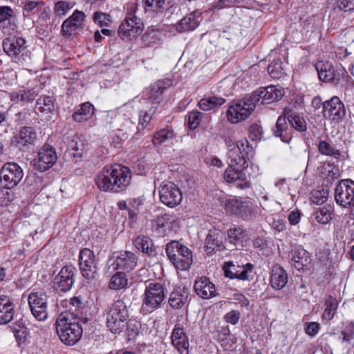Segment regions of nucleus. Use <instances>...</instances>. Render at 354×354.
I'll use <instances>...</instances> for the list:
<instances>
[{"instance_id":"nucleus-1","label":"nucleus","mask_w":354,"mask_h":354,"mask_svg":"<svg viewBox=\"0 0 354 354\" xmlns=\"http://www.w3.org/2000/svg\"><path fill=\"white\" fill-rule=\"evenodd\" d=\"M131 177L132 172L129 167L115 164L104 167L96 175L95 181L100 190L119 194L127 190Z\"/></svg>"},{"instance_id":"nucleus-2","label":"nucleus","mask_w":354,"mask_h":354,"mask_svg":"<svg viewBox=\"0 0 354 354\" xmlns=\"http://www.w3.org/2000/svg\"><path fill=\"white\" fill-rule=\"evenodd\" d=\"M228 167L225 171L223 178L227 183H236V187L245 189L250 187L244 170L248 167V157L235 152L227 154Z\"/></svg>"},{"instance_id":"nucleus-3","label":"nucleus","mask_w":354,"mask_h":354,"mask_svg":"<svg viewBox=\"0 0 354 354\" xmlns=\"http://www.w3.org/2000/svg\"><path fill=\"white\" fill-rule=\"evenodd\" d=\"M72 317V314H67L56 321V330L60 340L69 346L75 344L82 337L83 332L77 318Z\"/></svg>"},{"instance_id":"nucleus-4","label":"nucleus","mask_w":354,"mask_h":354,"mask_svg":"<svg viewBox=\"0 0 354 354\" xmlns=\"http://www.w3.org/2000/svg\"><path fill=\"white\" fill-rule=\"evenodd\" d=\"M129 317L126 303L121 299L115 301L109 308L106 314V326L115 334L120 333L125 327V322Z\"/></svg>"},{"instance_id":"nucleus-5","label":"nucleus","mask_w":354,"mask_h":354,"mask_svg":"<svg viewBox=\"0 0 354 354\" xmlns=\"http://www.w3.org/2000/svg\"><path fill=\"white\" fill-rule=\"evenodd\" d=\"M166 253L176 269L187 270L192 264V252L178 241H171L166 245Z\"/></svg>"},{"instance_id":"nucleus-6","label":"nucleus","mask_w":354,"mask_h":354,"mask_svg":"<svg viewBox=\"0 0 354 354\" xmlns=\"http://www.w3.org/2000/svg\"><path fill=\"white\" fill-rule=\"evenodd\" d=\"M254 97L255 98V95H250L241 100L232 101L227 111L228 121L234 124L247 119L257 104Z\"/></svg>"},{"instance_id":"nucleus-7","label":"nucleus","mask_w":354,"mask_h":354,"mask_svg":"<svg viewBox=\"0 0 354 354\" xmlns=\"http://www.w3.org/2000/svg\"><path fill=\"white\" fill-rule=\"evenodd\" d=\"M3 51L17 64H23L30 57L26 40L21 37L5 38L3 41Z\"/></svg>"},{"instance_id":"nucleus-8","label":"nucleus","mask_w":354,"mask_h":354,"mask_svg":"<svg viewBox=\"0 0 354 354\" xmlns=\"http://www.w3.org/2000/svg\"><path fill=\"white\" fill-rule=\"evenodd\" d=\"M165 298V286L158 282H151L146 286L143 295L142 308L152 312L161 306Z\"/></svg>"},{"instance_id":"nucleus-9","label":"nucleus","mask_w":354,"mask_h":354,"mask_svg":"<svg viewBox=\"0 0 354 354\" xmlns=\"http://www.w3.org/2000/svg\"><path fill=\"white\" fill-rule=\"evenodd\" d=\"M224 208L227 213L244 221L254 216L252 203L246 199L234 197L225 200Z\"/></svg>"},{"instance_id":"nucleus-10","label":"nucleus","mask_w":354,"mask_h":354,"mask_svg":"<svg viewBox=\"0 0 354 354\" xmlns=\"http://www.w3.org/2000/svg\"><path fill=\"white\" fill-rule=\"evenodd\" d=\"M136 6L134 3L128 7V11L124 21L120 25L118 34L123 39L136 37L144 27L142 21L136 16Z\"/></svg>"},{"instance_id":"nucleus-11","label":"nucleus","mask_w":354,"mask_h":354,"mask_svg":"<svg viewBox=\"0 0 354 354\" xmlns=\"http://www.w3.org/2000/svg\"><path fill=\"white\" fill-rule=\"evenodd\" d=\"M335 200L344 208L354 209V180L350 178L339 180L335 188Z\"/></svg>"},{"instance_id":"nucleus-12","label":"nucleus","mask_w":354,"mask_h":354,"mask_svg":"<svg viewBox=\"0 0 354 354\" xmlns=\"http://www.w3.org/2000/svg\"><path fill=\"white\" fill-rule=\"evenodd\" d=\"M78 265L84 278L88 281L95 279L98 272V266L93 250L86 248L80 250Z\"/></svg>"},{"instance_id":"nucleus-13","label":"nucleus","mask_w":354,"mask_h":354,"mask_svg":"<svg viewBox=\"0 0 354 354\" xmlns=\"http://www.w3.org/2000/svg\"><path fill=\"white\" fill-rule=\"evenodd\" d=\"M77 268L72 264L63 266L53 280V288L57 292H66L75 282Z\"/></svg>"},{"instance_id":"nucleus-14","label":"nucleus","mask_w":354,"mask_h":354,"mask_svg":"<svg viewBox=\"0 0 354 354\" xmlns=\"http://www.w3.org/2000/svg\"><path fill=\"white\" fill-rule=\"evenodd\" d=\"M138 257L131 251H121L111 258L108 262L109 269L113 271L121 270L129 272L133 270L137 266Z\"/></svg>"},{"instance_id":"nucleus-15","label":"nucleus","mask_w":354,"mask_h":354,"mask_svg":"<svg viewBox=\"0 0 354 354\" xmlns=\"http://www.w3.org/2000/svg\"><path fill=\"white\" fill-rule=\"evenodd\" d=\"M159 198L160 201L169 207H175L182 200L180 189L172 182H166L159 187Z\"/></svg>"},{"instance_id":"nucleus-16","label":"nucleus","mask_w":354,"mask_h":354,"mask_svg":"<svg viewBox=\"0 0 354 354\" xmlns=\"http://www.w3.org/2000/svg\"><path fill=\"white\" fill-rule=\"evenodd\" d=\"M23 176L22 169L15 162L6 163L0 171L1 180L8 189L17 186Z\"/></svg>"},{"instance_id":"nucleus-17","label":"nucleus","mask_w":354,"mask_h":354,"mask_svg":"<svg viewBox=\"0 0 354 354\" xmlns=\"http://www.w3.org/2000/svg\"><path fill=\"white\" fill-rule=\"evenodd\" d=\"M57 160L54 147L48 144L44 145L38 151L37 158L34 160L35 168L45 171L52 167Z\"/></svg>"},{"instance_id":"nucleus-18","label":"nucleus","mask_w":354,"mask_h":354,"mask_svg":"<svg viewBox=\"0 0 354 354\" xmlns=\"http://www.w3.org/2000/svg\"><path fill=\"white\" fill-rule=\"evenodd\" d=\"M102 120L106 124H112V127L125 133L132 131L134 124L124 115H118L115 111H104Z\"/></svg>"},{"instance_id":"nucleus-19","label":"nucleus","mask_w":354,"mask_h":354,"mask_svg":"<svg viewBox=\"0 0 354 354\" xmlns=\"http://www.w3.org/2000/svg\"><path fill=\"white\" fill-rule=\"evenodd\" d=\"M37 139V133L32 127H24L13 136L12 143L22 151L29 150Z\"/></svg>"},{"instance_id":"nucleus-20","label":"nucleus","mask_w":354,"mask_h":354,"mask_svg":"<svg viewBox=\"0 0 354 354\" xmlns=\"http://www.w3.org/2000/svg\"><path fill=\"white\" fill-rule=\"evenodd\" d=\"M323 111L324 117L336 123L341 122L346 115L344 104L337 96L323 103Z\"/></svg>"},{"instance_id":"nucleus-21","label":"nucleus","mask_w":354,"mask_h":354,"mask_svg":"<svg viewBox=\"0 0 354 354\" xmlns=\"http://www.w3.org/2000/svg\"><path fill=\"white\" fill-rule=\"evenodd\" d=\"M63 141L68 156L75 158L76 162L81 160L86 152L84 140L81 136L78 134L64 136Z\"/></svg>"},{"instance_id":"nucleus-22","label":"nucleus","mask_w":354,"mask_h":354,"mask_svg":"<svg viewBox=\"0 0 354 354\" xmlns=\"http://www.w3.org/2000/svg\"><path fill=\"white\" fill-rule=\"evenodd\" d=\"M172 85L170 79H163L156 82L151 86L147 99H145V103L152 104V109H157L158 105L162 100V93L165 89Z\"/></svg>"},{"instance_id":"nucleus-23","label":"nucleus","mask_w":354,"mask_h":354,"mask_svg":"<svg viewBox=\"0 0 354 354\" xmlns=\"http://www.w3.org/2000/svg\"><path fill=\"white\" fill-rule=\"evenodd\" d=\"M252 95H255V102L263 104H270L279 100L283 95V91L275 86L262 87L253 92Z\"/></svg>"},{"instance_id":"nucleus-24","label":"nucleus","mask_w":354,"mask_h":354,"mask_svg":"<svg viewBox=\"0 0 354 354\" xmlns=\"http://www.w3.org/2000/svg\"><path fill=\"white\" fill-rule=\"evenodd\" d=\"M190 301V290L185 286L176 287L169 295L168 304L174 310L187 306Z\"/></svg>"},{"instance_id":"nucleus-25","label":"nucleus","mask_w":354,"mask_h":354,"mask_svg":"<svg viewBox=\"0 0 354 354\" xmlns=\"http://www.w3.org/2000/svg\"><path fill=\"white\" fill-rule=\"evenodd\" d=\"M253 268L254 266L250 263L239 266L233 262H226L223 266L225 277L240 280H249Z\"/></svg>"},{"instance_id":"nucleus-26","label":"nucleus","mask_w":354,"mask_h":354,"mask_svg":"<svg viewBox=\"0 0 354 354\" xmlns=\"http://www.w3.org/2000/svg\"><path fill=\"white\" fill-rule=\"evenodd\" d=\"M85 14L76 10L62 25V32L64 37H71L75 31L83 28Z\"/></svg>"},{"instance_id":"nucleus-27","label":"nucleus","mask_w":354,"mask_h":354,"mask_svg":"<svg viewBox=\"0 0 354 354\" xmlns=\"http://www.w3.org/2000/svg\"><path fill=\"white\" fill-rule=\"evenodd\" d=\"M194 288L196 295L205 299L212 298L218 295L214 284L206 277L198 278L195 281Z\"/></svg>"},{"instance_id":"nucleus-28","label":"nucleus","mask_w":354,"mask_h":354,"mask_svg":"<svg viewBox=\"0 0 354 354\" xmlns=\"http://www.w3.org/2000/svg\"><path fill=\"white\" fill-rule=\"evenodd\" d=\"M171 343L180 354H189V341L183 327L176 324L171 333Z\"/></svg>"},{"instance_id":"nucleus-29","label":"nucleus","mask_w":354,"mask_h":354,"mask_svg":"<svg viewBox=\"0 0 354 354\" xmlns=\"http://www.w3.org/2000/svg\"><path fill=\"white\" fill-rule=\"evenodd\" d=\"M15 304L10 298L6 295L0 296V324L10 322L15 317Z\"/></svg>"},{"instance_id":"nucleus-30","label":"nucleus","mask_w":354,"mask_h":354,"mask_svg":"<svg viewBox=\"0 0 354 354\" xmlns=\"http://www.w3.org/2000/svg\"><path fill=\"white\" fill-rule=\"evenodd\" d=\"M201 12L195 10L182 19L176 26L179 32H185L196 29L202 21Z\"/></svg>"},{"instance_id":"nucleus-31","label":"nucleus","mask_w":354,"mask_h":354,"mask_svg":"<svg viewBox=\"0 0 354 354\" xmlns=\"http://www.w3.org/2000/svg\"><path fill=\"white\" fill-rule=\"evenodd\" d=\"M205 251L211 255L216 251H221L224 248L221 239V234L217 230H209L205 241Z\"/></svg>"},{"instance_id":"nucleus-32","label":"nucleus","mask_w":354,"mask_h":354,"mask_svg":"<svg viewBox=\"0 0 354 354\" xmlns=\"http://www.w3.org/2000/svg\"><path fill=\"white\" fill-rule=\"evenodd\" d=\"M133 243L137 250L147 254L149 257H153L157 254L152 239L147 236L140 235L133 240Z\"/></svg>"},{"instance_id":"nucleus-33","label":"nucleus","mask_w":354,"mask_h":354,"mask_svg":"<svg viewBox=\"0 0 354 354\" xmlns=\"http://www.w3.org/2000/svg\"><path fill=\"white\" fill-rule=\"evenodd\" d=\"M287 120L285 111L284 115L279 116L277 120L274 134L276 137H279L283 142L288 143L292 138V129L289 128Z\"/></svg>"},{"instance_id":"nucleus-34","label":"nucleus","mask_w":354,"mask_h":354,"mask_svg":"<svg viewBox=\"0 0 354 354\" xmlns=\"http://www.w3.org/2000/svg\"><path fill=\"white\" fill-rule=\"evenodd\" d=\"M291 260L293 266L301 270L310 263V254L301 247L295 248L291 251Z\"/></svg>"},{"instance_id":"nucleus-35","label":"nucleus","mask_w":354,"mask_h":354,"mask_svg":"<svg viewBox=\"0 0 354 354\" xmlns=\"http://www.w3.org/2000/svg\"><path fill=\"white\" fill-rule=\"evenodd\" d=\"M288 275L286 270L279 266L273 267L271 276L270 284L273 289L280 290L287 284Z\"/></svg>"},{"instance_id":"nucleus-36","label":"nucleus","mask_w":354,"mask_h":354,"mask_svg":"<svg viewBox=\"0 0 354 354\" xmlns=\"http://www.w3.org/2000/svg\"><path fill=\"white\" fill-rule=\"evenodd\" d=\"M315 67L321 81L330 82L335 80V70L331 63L328 62H319Z\"/></svg>"},{"instance_id":"nucleus-37","label":"nucleus","mask_w":354,"mask_h":354,"mask_svg":"<svg viewBox=\"0 0 354 354\" xmlns=\"http://www.w3.org/2000/svg\"><path fill=\"white\" fill-rule=\"evenodd\" d=\"M317 145L318 151L324 156L332 157L336 160L342 156L341 151L336 149L330 141L319 140Z\"/></svg>"},{"instance_id":"nucleus-38","label":"nucleus","mask_w":354,"mask_h":354,"mask_svg":"<svg viewBox=\"0 0 354 354\" xmlns=\"http://www.w3.org/2000/svg\"><path fill=\"white\" fill-rule=\"evenodd\" d=\"M246 236V232L241 227H234L227 231V241L234 245H243Z\"/></svg>"},{"instance_id":"nucleus-39","label":"nucleus","mask_w":354,"mask_h":354,"mask_svg":"<svg viewBox=\"0 0 354 354\" xmlns=\"http://www.w3.org/2000/svg\"><path fill=\"white\" fill-rule=\"evenodd\" d=\"M35 109L40 113H53L55 111V99L53 96L42 95L37 99Z\"/></svg>"},{"instance_id":"nucleus-40","label":"nucleus","mask_w":354,"mask_h":354,"mask_svg":"<svg viewBox=\"0 0 354 354\" xmlns=\"http://www.w3.org/2000/svg\"><path fill=\"white\" fill-rule=\"evenodd\" d=\"M286 115L288 121L291 124L292 127L299 132H304L307 130V124L304 118L291 109H286Z\"/></svg>"},{"instance_id":"nucleus-41","label":"nucleus","mask_w":354,"mask_h":354,"mask_svg":"<svg viewBox=\"0 0 354 354\" xmlns=\"http://www.w3.org/2000/svg\"><path fill=\"white\" fill-rule=\"evenodd\" d=\"M94 106L90 102L82 104L81 108L73 114V118L75 122H81L91 118L94 114Z\"/></svg>"},{"instance_id":"nucleus-42","label":"nucleus","mask_w":354,"mask_h":354,"mask_svg":"<svg viewBox=\"0 0 354 354\" xmlns=\"http://www.w3.org/2000/svg\"><path fill=\"white\" fill-rule=\"evenodd\" d=\"M334 209L333 207L324 206L316 209L314 212L315 219L321 224H328L333 218Z\"/></svg>"},{"instance_id":"nucleus-43","label":"nucleus","mask_w":354,"mask_h":354,"mask_svg":"<svg viewBox=\"0 0 354 354\" xmlns=\"http://www.w3.org/2000/svg\"><path fill=\"white\" fill-rule=\"evenodd\" d=\"M225 102V99L214 95L201 99L198 102V106L203 111H209L221 106Z\"/></svg>"},{"instance_id":"nucleus-44","label":"nucleus","mask_w":354,"mask_h":354,"mask_svg":"<svg viewBox=\"0 0 354 354\" xmlns=\"http://www.w3.org/2000/svg\"><path fill=\"white\" fill-rule=\"evenodd\" d=\"M128 279L125 272L118 271L113 274L109 281V287L111 290H120L127 287Z\"/></svg>"},{"instance_id":"nucleus-45","label":"nucleus","mask_w":354,"mask_h":354,"mask_svg":"<svg viewBox=\"0 0 354 354\" xmlns=\"http://www.w3.org/2000/svg\"><path fill=\"white\" fill-rule=\"evenodd\" d=\"M160 32L157 30H147L142 37L143 45L146 47L156 48L160 43Z\"/></svg>"},{"instance_id":"nucleus-46","label":"nucleus","mask_w":354,"mask_h":354,"mask_svg":"<svg viewBox=\"0 0 354 354\" xmlns=\"http://www.w3.org/2000/svg\"><path fill=\"white\" fill-rule=\"evenodd\" d=\"M23 15L25 17H30L44 5L41 1L25 0L21 3Z\"/></svg>"},{"instance_id":"nucleus-47","label":"nucleus","mask_w":354,"mask_h":354,"mask_svg":"<svg viewBox=\"0 0 354 354\" xmlns=\"http://www.w3.org/2000/svg\"><path fill=\"white\" fill-rule=\"evenodd\" d=\"M28 304L30 306H47L48 296L41 292H31L28 298Z\"/></svg>"},{"instance_id":"nucleus-48","label":"nucleus","mask_w":354,"mask_h":354,"mask_svg":"<svg viewBox=\"0 0 354 354\" xmlns=\"http://www.w3.org/2000/svg\"><path fill=\"white\" fill-rule=\"evenodd\" d=\"M141 323L137 320L132 319L127 322L126 336L128 341L135 340L140 334Z\"/></svg>"},{"instance_id":"nucleus-49","label":"nucleus","mask_w":354,"mask_h":354,"mask_svg":"<svg viewBox=\"0 0 354 354\" xmlns=\"http://www.w3.org/2000/svg\"><path fill=\"white\" fill-rule=\"evenodd\" d=\"M283 63L278 60L274 61L268 66V72L270 76L274 80H279L285 75V70L283 67Z\"/></svg>"},{"instance_id":"nucleus-50","label":"nucleus","mask_w":354,"mask_h":354,"mask_svg":"<svg viewBox=\"0 0 354 354\" xmlns=\"http://www.w3.org/2000/svg\"><path fill=\"white\" fill-rule=\"evenodd\" d=\"M174 134L172 130L169 129H162L154 133L153 137V143L154 145H160L167 140L172 139Z\"/></svg>"},{"instance_id":"nucleus-51","label":"nucleus","mask_w":354,"mask_h":354,"mask_svg":"<svg viewBox=\"0 0 354 354\" xmlns=\"http://www.w3.org/2000/svg\"><path fill=\"white\" fill-rule=\"evenodd\" d=\"M145 3V8L151 9L156 13H162L167 9L165 0H142Z\"/></svg>"},{"instance_id":"nucleus-52","label":"nucleus","mask_w":354,"mask_h":354,"mask_svg":"<svg viewBox=\"0 0 354 354\" xmlns=\"http://www.w3.org/2000/svg\"><path fill=\"white\" fill-rule=\"evenodd\" d=\"M236 146L240 154L244 155L250 159L254 155V147L246 138L239 140L236 142Z\"/></svg>"},{"instance_id":"nucleus-53","label":"nucleus","mask_w":354,"mask_h":354,"mask_svg":"<svg viewBox=\"0 0 354 354\" xmlns=\"http://www.w3.org/2000/svg\"><path fill=\"white\" fill-rule=\"evenodd\" d=\"M337 306L336 299L330 297L325 301V309L323 313V318L324 319L330 320L335 315V310Z\"/></svg>"},{"instance_id":"nucleus-54","label":"nucleus","mask_w":354,"mask_h":354,"mask_svg":"<svg viewBox=\"0 0 354 354\" xmlns=\"http://www.w3.org/2000/svg\"><path fill=\"white\" fill-rule=\"evenodd\" d=\"M73 7V4L68 1H59L55 3L54 13L57 17H63Z\"/></svg>"},{"instance_id":"nucleus-55","label":"nucleus","mask_w":354,"mask_h":354,"mask_svg":"<svg viewBox=\"0 0 354 354\" xmlns=\"http://www.w3.org/2000/svg\"><path fill=\"white\" fill-rule=\"evenodd\" d=\"M93 20L95 24L101 27L108 26L109 24L111 23V17L110 15L100 11H97L93 13Z\"/></svg>"},{"instance_id":"nucleus-56","label":"nucleus","mask_w":354,"mask_h":354,"mask_svg":"<svg viewBox=\"0 0 354 354\" xmlns=\"http://www.w3.org/2000/svg\"><path fill=\"white\" fill-rule=\"evenodd\" d=\"M328 192L327 189L314 190L311 192L310 199L316 205L324 203L328 198Z\"/></svg>"},{"instance_id":"nucleus-57","label":"nucleus","mask_w":354,"mask_h":354,"mask_svg":"<svg viewBox=\"0 0 354 354\" xmlns=\"http://www.w3.org/2000/svg\"><path fill=\"white\" fill-rule=\"evenodd\" d=\"M263 136V128L258 123L250 125L248 129V137L252 141H260Z\"/></svg>"},{"instance_id":"nucleus-58","label":"nucleus","mask_w":354,"mask_h":354,"mask_svg":"<svg viewBox=\"0 0 354 354\" xmlns=\"http://www.w3.org/2000/svg\"><path fill=\"white\" fill-rule=\"evenodd\" d=\"M25 89H18L10 91L8 97L12 102L11 108L15 105L24 102H26L25 98Z\"/></svg>"},{"instance_id":"nucleus-59","label":"nucleus","mask_w":354,"mask_h":354,"mask_svg":"<svg viewBox=\"0 0 354 354\" xmlns=\"http://www.w3.org/2000/svg\"><path fill=\"white\" fill-rule=\"evenodd\" d=\"M319 22L317 17L315 15L308 17L302 21L303 28L306 29L307 32H314L318 28Z\"/></svg>"},{"instance_id":"nucleus-60","label":"nucleus","mask_w":354,"mask_h":354,"mask_svg":"<svg viewBox=\"0 0 354 354\" xmlns=\"http://www.w3.org/2000/svg\"><path fill=\"white\" fill-rule=\"evenodd\" d=\"M156 109H152V105L148 111L141 110L139 113V126H142V128L144 129L151 120L152 114L156 112Z\"/></svg>"},{"instance_id":"nucleus-61","label":"nucleus","mask_w":354,"mask_h":354,"mask_svg":"<svg viewBox=\"0 0 354 354\" xmlns=\"http://www.w3.org/2000/svg\"><path fill=\"white\" fill-rule=\"evenodd\" d=\"M202 113L198 111H192L187 118V124L190 129H196L201 122Z\"/></svg>"},{"instance_id":"nucleus-62","label":"nucleus","mask_w":354,"mask_h":354,"mask_svg":"<svg viewBox=\"0 0 354 354\" xmlns=\"http://www.w3.org/2000/svg\"><path fill=\"white\" fill-rule=\"evenodd\" d=\"M33 316L39 321H44L48 317L47 306H30Z\"/></svg>"},{"instance_id":"nucleus-63","label":"nucleus","mask_w":354,"mask_h":354,"mask_svg":"<svg viewBox=\"0 0 354 354\" xmlns=\"http://www.w3.org/2000/svg\"><path fill=\"white\" fill-rule=\"evenodd\" d=\"M10 189L5 187L0 189V205L7 206L13 200V194L9 191Z\"/></svg>"},{"instance_id":"nucleus-64","label":"nucleus","mask_w":354,"mask_h":354,"mask_svg":"<svg viewBox=\"0 0 354 354\" xmlns=\"http://www.w3.org/2000/svg\"><path fill=\"white\" fill-rule=\"evenodd\" d=\"M241 317V313L238 310H231L228 313H227L224 317L223 319L225 322L230 324L232 325H236Z\"/></svg>"}]
</instances>
